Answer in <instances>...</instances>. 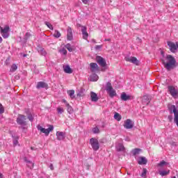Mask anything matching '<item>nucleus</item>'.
<instances>
[{
  "label": "nucleus",
  "instance_id": "nucleus-1",
  "mask_svg": "<svg viewBox=\"0 0 178 178\" xmlns=\"http://www.w3.org/2000/svg\"><path fill=\"white\" fill-rule=\"evenodd\" d=\"M161 61L168 72H170L172 69H175L176 67V59H175L172 55H168L165 59L162 58Z\"/></svg>",
  "mask_w": 178,
  "mask_h": 178
},
{
  "label": "nucleus",
  "instance_id": "nucleus-2",
  "mask_svg": "<svg viewBox=\"0 0 178 178\" xmlns=\"http://www.w3.org/2000/svg\"><path fill=\"white\" fill-rule=\"evenodd\" d=\"M106 90L108 92V95L111 97V98L116 97V90L113 89V87H112V83H111V82H108L106 83Z\"/></svg>",
  "mask_w": 178,
  "mask_h": 178
},
{
  "label": "nucleus",
  "instance_id": "nucleus-3",
  "mask_svg": "<svg viewBox=\"0 0 178 178\" xmlns=\"http://www.w3.org/2000/svg\"><path fill=\"white\" fill-rule=\"evenodd\" d=\"M38 130L41 133H44L45 136H49V133L54 130V125H49L48 129L43 128L41 126L38 127Z\"/></svg>",
  "mask_w": 178,
  "mask_h": 178
},
{
  "label": "nucleus",
  "instance_id": "nucleus-4",
  "mask_svg": "<svg viewBox=\"0 0 178 178\" xmlns=\"http://www.w3.org/2000/svg\"><path fill=\"white\" fill-rule=\"evenodd\" d=\"M10 30V28L9 27V26H6L4 28H2V26H0V33L3 38H8Z\"/></svg>",
  "mask_w": 178,
  "mask_h": 178
},
{
  "label": "nucleus",
  "instance_id": "nucleus-5",
  "mask_svg": "<svg viewBox=\"0 0 178 178\" xmlns=\"http://www.w3.org/2000/svg\"><path fill=\"white\" fill-rule=\"evenodd\" d=\"M17 123L20 124L21 126H26L27 125V118L26 115H19L17 118Z\"/></svg>",
  "mask_w": 178,
  "mask_h": 178
},
{
  "label": "nucleus",
  "instance_id": "nucleus-6",
  "mask_svg": "<svg viewBox=\"0 0 178 178\" xmlns=\"http://www.w3.org/2000/svg\"><path fill=\"white\" fill-rule=\"evenodd\" d=\"M90 143L94 151H98V149H99V143L98 142V140L94 138H92L90 140Z\"/></svg>",
  "mask_w": 178,
  "mask_h": 178
},
{
  "label": "nucleus",
  "instance_id": "nucleus-7",
  "mask_svg": "<svg viewBox=\"0 0 178 178\" xmlns=\"http://www.w3.org/2000/svg\"><path fill=\"white\" fill-rule=\"evenodd\" d=\"M168 45L170 48L171 52H176V50L178 49V42L176 43L173 42H168Z\"/></svg>",
  "mask_w": 178,
  "mask_h": 178
},
{
  "label": "nucleus",
  "instance_id": "nucleus-8",
  "mask_svg": "<svg viewBox=\"0 0 178 178\" xmlns=\"http://www.w3.org/2000/svg\"><path fill=\"white\" fill-rule=\"evenodd\" d=\"M124 127L127 129H130L134 127V124H133V121L130 119H127L124 122Z\"/></svg>",
  "mask_w": 178,
  "mask_h": 178
},
{
  "label": "nucleus",
  "instance_id": "nucleus-9",
  "mask_svg": "<svg viewBox=\"0 0 178 178\" xmlns=\"http://www.w3.org/2000/svg\"><path fill=\"white\" fill-rule=\"evenodd\" d=\"M67 40H68V41L73 40V30L70 26H68L67 29Z\"/></svg>",
  "mask_w": 178,
  "mask_h": 178
},
{
  "label": "nucleus",
  "instance_id": "nucleus-10",
  "mask_svg": "<svg viewBox=\"0 0 178 178\" xmlns=\"http://www.w3.org/2000/svg\"><path fill=\"white\" fill-rule=\"evenodd\" d=\"M168 91L170 92V95H172V97H174V98H175V97H177V90H176L175 87L168 86Z\"/></svg>",
  "mask_w": 178,
  "mask_h": 178
},
{
  "label": "nucleus",
  "instance_id": "nucleus-11",
  "mask_svg": "<svg viewBox=\"0 0 178 178\" xmlns=\"http://www.w3.org/2000/svg\"><path fill=\"white\" fill-rule=\"evenodd\" d=\"M97 63H99V65H100V66H102V67H105V66H106V62L105 61V59H104V58L102 57H97Z\"/></svg>",
  "mask_w": 178,
  "mask_h": 178
},
{
  "label": "nucleus",
  "instance_id": "nucleus-12",
  "mask_svg": "<svg viewBox=\"0 0 178 178\" xmlns=\"http://www.w3.org/2000/svg\"><path fill=\"white\" fill-rule=\"evenodd\" d=\"M125 60L127 62H130L131 63H134V65H138V60H137V58L136 57H126Z\"/></svg>",
  "mask_w": 178,
  "mask_h": 178
},
{
  "label": "nucleus",
  "instance_id": "nucleus-13",
  "mask_svg": "<svg viewBox=\"0 0 178 178\" xmlns=\"http://www.w3.org/2000/svg\"><path fill=\"white\" fill-rule=\"evenodd\" d=\"M56 137H57V140H58L59 141H61V140H65L66 137V134L62 131H57Z\"/></svg>",
  "mask_w": 178,
  "mask_h": 178
},
{
  "label": "nucleus",
  "instance_id": "nucleus-14",
  "mask_svg": "<svg viewBox=\"0 0 178 178\" xmlns=\"http://www.w3.org/2000/svg\"><path fill=\"white\" fill-rule=\"evenodd\" d=\"M81 32L83 40H87L88 38V33L87 32V27L86 26H81Z\"/></svg>",
  "mask_w": 178,
  "mask_h": 178
},
{
  "label": "nucleus",
  "instance_id": "nucleus-15",
  "mask_svg": "<svg viewBox=\"0 0 178 178\" xmlns=\"http://www.w3.org/2000/svg\"><path fill=\"white\" fill-rule=\"evenodd\" d=\"M36 88H48V84L44 81H40L38 82V84L36 86Z\"/></svg>",
  "mask_w": 178,
  "mask_h": 178
},
{
  "label": "nucleus",
  "instance_id": "nucleus-16",
  "mask_svg": "<svg viewBox=\"0 0 178 178\" xmlns=\"http://www.w3.org/2000/svg\"><path fill=\"white\" fill-rule=\"evenodd\" d=\"M90 98L92 102H97L98 99H99L98 95L94 92H90Z\"/></svg>",
  "mask_w": 178,
  "mask_h": 178
},
{
  "label": "nucleus",
  "instance_id": "nucleus-17",
  "mask_svg": "<svg viewBox=\"0 0 178 178\" xmlns=\"http://www.w3.org/2000/svg\"><path fill=\"white\" fill-rule=\"evenodd\" d=\"M121 99L122 101H129L130 99H131V96L126 94V92H123L121 94Z\"/></svg>",
  "mask_w": 178,
  "mask_h": 178
},
{
  "label": "nucleus",
  "instance_id": "nucleus-18",
  "mask_svg": "<svg viewBox=\"0 0 178 178\" xmlns=\"http://www.w3.org/2000/svg\"><path fill=\"white\" fill-rule=\"evenodd\" d=\"M63 69L65 73H67L68 74H72V73H73V70L69 65H63Z\"/></svg>",
  "mask_w": 178,
  "mask_h": 178
},
{
  "label": "nucleus",
  "instance_id": "nucleus-19",
  "mask_svg": "<svg viewBox=\"0 0 178 178\" xmlns=\"http://www.w3.org/2000/svg\"><path fill=\"white\" fill-rule=\"evenodd\" d=\"M147 159L145 157H140L139 160L138 161V163L139 165H147Z\"/></svg>",
  "mask_w": 178,
  "mask_h": 178
},
{
  "label": "nucleus",
  "instance_id": "nucleus-20",
  "mask_svg": "<svg viewBox=\"0 0 178 178\" xmlns=\"http://www.w3.org/2000/svg\"><path fill=\"white\" fill-rule=\"evenodd\" d=\"M90 68H91V72H95V70H98V65L95 63H91L90 64Z\"/></svg>",
  "mask_w": 178,
  "mask_h": 178
},
{
  "label": "nucleus",
  "instance_id": "nucleus-21",
  "mask_svg": "<svg viewBox=\"0 0 178 178\" xmlns=\"http://www.w3.org/2000/svg\"><path fill=\"white\" fill-rule=\"evenodd\" d=\"M67 94L70 97V98L72 99H74V98H75V96H74V90H67Z\"/></svg>",
  "mask_w": 178,
  "mask_h": 178
},
{
  "label": "nucleus",
  "instance_id": "nucleus-22",
  "mask_svg": "<svg viewBox=\"0 0 178 178\" xmlns=\"http://www.w3.org/2000/svg\"><path fill=\"white\" fill-rule=\"evenodd\" d=\"M99 79L98 75L97 74H93L90 76V81H97Z\"/></svg>",
  "mask_w": 178,
  "mask_h": 178
},
{
  "label": "nucleus",
  "instance_id": "nucleus-23",
  "mask_svg": "<svg viewBox=\"0 0 178 178\" xmlns=\"http://www.w3.org/2000/svg\"><path fill=\"white\" fill-rule=\"evenodd\" d=\"M170 173V170H168V171H166V170H163V171H160L159 172V175H160V176H162V177H163V176H168V175H169Z\"/></svg>",
  "mask_w": 178,
  "mask_h": 178
},
{
  "label": "nucleus",
  "instance_id": "nucleus-24",
  "mask_svg": "<svg viewBox=\"0 0 178 178\" xmlns=\"http://www.w3.org/2000/svg\"><path fill=\"white\" fill-rule=\"evenodd\" d=\"M114 118L115 119V120H118V122H120L122 120V116L120 115V114H119V113H115V114L114 115Z\"/></svg>",
  "mask_w": 178,
  "mask_h": 178
},
{
  "label": "nucleus",
  "instance_id": "nucleus-25",
  "mask_svg": "<svg viewBox=\"0 0 178 178\" xmlns=\"http://www.w3.org/2000/svg\"><path fill=\"white\" fill-rule=\"evenodd\" d=\"M60 35H61V34L59 31L56 30L54 31V37H55V38H59V37H60Z\"/></svg>",
  "mask_w": 178,
  "mask_h": 178
},
{
  "label": "nucleus",
  "instance_id": "nucleus-26",
  "mask_svg": "<svg viewBox=\"0 0 178 178\" xmlns=\"http://www.w3.org/2000/svg\"><path fill=\"white\" fill-rule=\"evenodd\" d=\"M140 152L141 149L136 148L133 150V154L134 155H138V154H140Z\"/></svg>",
  "mask_w": 178,
  "mask_h": 178
},
{
  "label": "nucleus",
  "instance_id": "nucleus-27",
  "mask_svg": "<svg viewBox=\"0 0 178 178\" xmlns=\"http://www.w3.org/2000/svg\"><path fill=\"white\" fill-rule=\"evenodd\" d=\"M140 176H141V177H143V178L147 177V168L143 169V172Z\"/></svg>",
  "mask_w": 178,
  "mask_h": 178
},
{
  "label": "nucleus",
  "instance_id": "nucleus-28",
  "mask_svg": "<svg viewBox=\"0 0 178 178\" xmlns=\"http://www.w3.org/2000/svg\"><path fill=\"white\" fill-rule=\"evenodd\" d=\"M65 106H66V108H67V111L69 112V113H70L71 112H73V108H72V107L70 106V104H67L65 105Z\"/></svg>",
  "mask_w": 178,
  "mask_h": 178
},
{
  "label": "nucleus",
  "instance_id": "nucleus-29",
  "mask_svg": "<svg viewBox=\"0 0 178 178\" xmlns=\"http://www.w3.org/2000/svg\"><path fill=\"white\" fill-rule=\"evenodd\" d=\"M10 72H16V70H17V65H16L15 64H13L12 66H11V68H10Z\"/></svg>",
  "mask_w": 178,
  "mask_h": 178
},
{
  "label": "nucleus",
  "instance_id": "nucleus-30",
  "mask_svg": "<svg viewBox=\"0 0 178 178\" xmlns=\"http://www.w3.org/2000/svg\"><path fill=\"white\" fill-rule=\"evenodd\" d=\"M118 151H124V146L122 144H119L118 146L117 147Z\"/></svg>",
  "mask_w": 178,
  "mask_h": 178
},
{
  "label": "nucleus",
  "instance_id": "nucleus-31",
  "mask_svg": "<svg viewBox=\"0 0 178 178\" xmlns=\"http://www.w3.org/2000/svg\"><path fill=\"white\" fill-rule=\"evenodd\" d=\"M165 165H168V163H166V161L163 160L157 165V166L162 168L163 166H165Z\"/></svg>",
  "mask_w": 178,
  "mask_h": 178
},
{
  "label": "nucleus",
  "instance_id": "nucleus-32",
  "mask_svg": "<svg viewBox=\"0 0 178 178\" xmlns=\"http://www.w3.org/2000/svg\"><path fill=\"white\" fill-rule=\"evenodd\" d=\"M44 24H46L50 30H54V26H52V24H51V23L46 22H44Z\"/></svg>",
  "mask_w": 178,
  "mask_h": 178
},
{
  "label": "nucleus",
  "instance_id": "nucleus-33",
  "mask_svg": "<svg viewBox=\"0 0 178 178\" xmlns=\"http://www.w3.org/2000/svg\"><path fill=\"white\" fill-rule=\"evenodd\" d=\"M65 48H67V49L69 51V52H72L73 51L72 46L69 43L65 45Z\"/></svg>",
  "mask_w": 178,
  "mask_h": 178
},
{
  "label": "nucleus",
  "instance_id": "nucleus-34",
  "mask_svg": "<svg viewBox=\"0 0 178 178\" xmlns=\"http://www.w3.org/2000/svg\"><path fill=\"white\" fill-rule=\"evenodd\" d=\"M57 111H58V113H59L60 115H62V113L65 112V110L62 107H58L57 108Z\"/></svg>",
  "mask_w": 178,
  "mask_h": 178
},
{
  "label": "nucleus",
  "instance_id": "nucleus-35",
  "mask_svg": "<svg viewBox=\"0 0 178 178\" xmlns=\"http://www.w3.org/2000/svg\"><path fill=\"white\" fill-rule=\"evenodd\" d=\"M26 162L29 164L28 165L29 168H30L31 169H33V168H34V163H31V161H26Z\"/></svg>",
  "mask_w": 178,
  "mask_h": 178
},
{
  "label": "nucleus",
  "instance_id": "nucleus-36",
  "mask_svg": "<svg viewBox=\"0 0 178 178\" xmlns=\"http://www.w3.org/2000/svg\"><path fill=\"white\" fill-rule=\"evenodd\" d=\"M5 112V108L2 106V104L0 103V114H2Z\"/></svg>",
  "mask_w": 178,
  "mask_h": 178
},
{
  "label": "nucleus",
  "instance_id": "nucleus-37",
  "mask_svg": "<svg viewBox=\"0 0 178 178\" xmlns=\"http://www.w3.org/2000/svg\"><path fill=\"white\" fill-rule=\"evenodd\" d=\"M93 133H95V134H97V133H99V129L98 128V127H95L94 129H93Z\"/></svg>",
  "mask_w": 178,
  "mask_h": 178
},
{
  "label": "nucleus",
  "instance_id": "nucleus-38",
  "mask_svg": "<svg viewBox=\"0 0 178 178\" xmlns=\"http://www.w3.org/2000/svg\"><path fill=\"white\" fill-rule=\"evenodd\" d=\"M60 52L63 54V55H66L67 54V51L65 49H61Z\"/></svg>",
  "mask_w": 178,
  "mask_h": 178
},
{
  "label": "nucleus",
  "instance_id": "nucleus-39",
  "mask_svg": "<svg viewBox=\"0 0 178 178\" xmlns=\"http://www.w3.org/2000/svg\"><path fill=\"white\" fill-rule=\"evenodd\" d=\"M83 3H84L85 5H88V3H90V0H81Z\"/></svg>",
  "mask_w": 178,
  "mask_h": 178
},
{
  "label": "nucleus",
  "instance_id": "nucleus-40",
  "mask_svg": "<svg viewBox=\"0 0 178 178\" xmlns=\"http://www.w3.org/2000/svg\"><path fill=\"white\" fill-rule=\"evenodd\" d=\"M40 51H41L42 55H44V56L47 55V51H45V50H44V49H41Z\"/></svg>",
  "mask_w": 178,
  "mask_h": 178
},
{
  "label": "nucleus",
  "instance_id": "nucleus-41",
  "mask_svg": "<svg viewBox=\"0 0 178 178\" xmlns=\"http://www.w3.org/2000/svg\"><path fill=\"white\" fill-rule=\"evenodd\" d=\"M168 120H170V122H172V120H173V117H172V115H168Z\"/></svg>",
  "mask_w": 178,
  "mask_h": 178
},
{
  "label": "nucleus",
  "instance_id": "nucleus-42",
  "mask_svg": "<svg viewBox=\"0 0 178 178\" xmlns=\"http://www.w3.org/2000/svg\"><path fill=\"white\" fill-rule=\"evenodd\" d=\"M76 27H77L78 29H80V27H81H81H84V26H82V25L80 24H76Z\"/></svg>",
  "mask_w": 178,
  "mask_h": 178
},
{
  "label": "nucleus",
  "instance_id": "nucleus-43",
  "mask_svg": "<svg viewBox=\"0 0 178 178\" xmlns=\"http://www.w3.org/2000/svg\"><path fill=\"white\" fill-rule=\"evenodd\" d=\"M62 102H63L64 104H65V106L67 105V104H69V103H67V102L66 99H63L62 100Z\"/></svg>",
  "mask_w": 178,
  "mask_h": 178
},
{
  "label": "nucleus",
  "instance_id": "nucleus-44",
  "mask_svg": "<svg viewBox=\"0 0 178 178\" xmlns=\"http://www.w3.org/2000/svg\"><path fill=\"white\" fill-rule=\"evenodd\" d=\"M49 168H50L51 170H54V165L53 164H51Z\"/></svg>",
  "mask_w": 178,
  "mask_h": 178
},
{
  "label": "nucleus",
  "instance_id": "nucleus-45",
  "mask_svg": "<svg viewBox=\"0 0 178 178\" xmlns=\"http://www.w3.org/2000/svg\"><path fill=\"white\" fill-rule=\"evenodd\" d=\"M145 96H144V99H143V103L145 104Z\"/></svg>",
  "mask_w": 178,
  "mask_h": 178
},
{
  "label": "nucleus",
  "instance_id": "nucleus-46",
  "mask_svg": "<svg viewBox=\"0 0 178 178\" xmlns=\"http://www.w3.org/2000/svg\"><path fill=\"white\" fill-rule=\"evenodd\" d=\"M29 120H33V117L32 116H29Z\"/></svg>",
  "mask_w": 178,
  "mask_h": 178
},
{
  "label": "nucleus",
  "instance_id": "nucleus-47",
  "mask_svg": "<svg viewBox=\"0 0 178 178\" xmlns=\"http://www.w3.org/2000/svg\"><path fill=\"white\" fill-rule=\"evenodd\" d=\"M2 41H3L2 37L0 36V44L1 42H2Z\"/></svg>",
  "mask_w": 178,
  "mask_h": 178
},
{
  "label": "nucleus",
  "instance_id": "nucleus-48",
  "mask_svg": "<svg viewBox=\"0 0 178 178\" xmlns=\"http://www.w3.org/2000/svg\"><path fill=\"white\" fill-rule=\"evenodd\" d=\"M3 175H2L1 173H0V178H3Z\"/></svg>",
  "mask_w": 178,
  "mask_h": 178
},
{
  "label": "nucleus",
  "instance_id": "nucleus-49",
  "mask_svg": "<svg viewBox=\"0 0 178 178\" xmlns=\"http://www.w3.org/2000/svg\"><path fill=\"white\" fill-rule=\"evenodd\" d=\"M105 41H111V39H106Z\"/></svg>",
  "mask_w": 178,
  "mask_h": 178
},
{
  "label": "nucleus",
  "instance_id": "nucleus-50",
  "mask_svg": "<svg viewBox=\"0 0 178 178\" xmlns=\"http://www.w3.org/2000/svg\"><path fill=\"white\" fill-rule=\"evenodd\" d=\"M23 56L24 58H26V56H27V54H24Z\"/></svg>",
  "mask_w": 178,
  "mask_h": 178
},
{
  "label": "nucleus",
  "instance_id": "nucleus-51",
  "mask_svg": "<svg viewBox=\"0 0 178 178\" xmlns=\"http://www.w3.org/2000/svg\"><path fill=\"white\" fill-rule=\"evenodd\" d=\"M17 143V140H15V141H14V144L16 145Z\"/></svg>",
  "mask_w": 178,
  "mask_h": 178
},
{
  "label": "nucleus",
  "instance_id": "nucleus-52",
  "mask_svg": "<svg viewBox=\"0 0 178 178\" xmlns=\"http://www.w3.org/2000/svg\"><path fill=\"white\" fill-rule=\"evenodd\" d=\"M177 177L178 178V174L177 175Z\"/></svg>",
  "mask_w": 178,
  "mask_h": 178
},
{
  "label": "nucleus",
  "instance_id": "nucleus-53",
  "mask_svg": "<svg viewBox=\"0 0 178 178\" xmlns=\"http://www.w3.org/2000/svg\"><path fill=\"white\" fill-rule=\"evenodd\" d=\"M31 149H34L33 147H31Z\"/></svg>",
  "mask_w": 178,
  "mask_h": 178
}]
</instances>
